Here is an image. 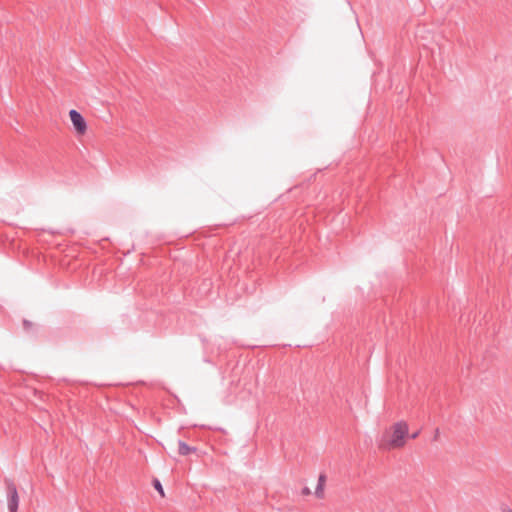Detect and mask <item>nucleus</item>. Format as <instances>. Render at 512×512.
Instances as JSON below:
<instances>
[{"label":"nucleus","instance_id":"8","mask_svg":"<svg viewBox=\"0 0 512 512\" xmlns=\"http://www.w3.org/2000/svg\"><path fill=\"white\" fill-rule=\"evenodd\" d=\"M501 512H512V509L507 505H502L500 508Z\"/></svg>","mask_w":512,"mask_h":512},{"label":"nucleus","instance_id":"11","mask_svg":"<svg viewBox=\"0 0 512 512\" xmlns=\"http://www.w3.org/2000/svg\"><path fill=\"white\" fill-rule=\"evenodd\" d=\"M419 434H420V432H419V431H416V432H414L413 434H411V436H410V437H411L412 439H416V438L419 436Z\"/></svg>","mask_w":512,"mask_h":512},{"label":"nucleus","instance_id":"1","mask_svg":"<svg viewBox=\"0 0 512 512\" xmlns=\"http://www.w3.org/2000/svg\"><path fill=\"white\" fill-rule=\"evenodd\" d=\"M408 436V424L405 421L395 423L391 431H386L378 442V446L383 450L401 448L405 445V439Z\"/></svg>","mask_w":512,"mask_h":512},{"label":"nucleus","instance_id":"6","mask_svg":"<svg viewBox=\"0 0 512 512\" xmlns=\"http://www.w3.org/2000/svg\"><path fill=\"white\" fill-rule=\"evenodd\" d=\"M154 488L160 493L162 497H164V491L161 482L158 479L153 480Z\"/></svg>","mask_w":512,"mask_h":512},{"label":"nucleus","instance_id":"4","mask_svg":"<svg viewBox=\"0 0 512 512\" xmlns=\"http://www.w3.org/2000/svg\"><path fill=\"white\" fill-rule=\"evenodd\" d=\"M192 452H196V448L195 447L189 446V445H187L183 441H179L178 442V453L180 455L187 456V455H189Z\"/></svg>","mask_w":512,"mask_h":512},{"label":"nucleus","instance_id":"12","mask_svg":"<svg viewBox=\"0 0 512 512\" xmlns=\"http://www.w3.org/2000/svg\"><path fill=\"white\" fill-rule=\"evenodd\" d=\"M23 324H24V326H25V327H27V326H30V325H31V324H30V322H29V321H27V320H24Z\"/></svg>","mask_w":512,"mask_h":512},{"label":"nucleus","instance_id":"5","mask_svg":"<svg viewBox=\"0 0 512 512\" xmlns=\"http://www.w3.org/2000/svg\"><path fill=\"white\" fill-rule=\"evenodd\" d=\"M315 495L317 498H323L324 497V485H321V483H317L316 489H315Z\"/></svg>","mask_w":512,"mask_h":512},{"label":"nucleus","instance_id":"9","mask_svg":"<svg viewBox=\"0 0 512 512\" xmlns=\"http://www.w3.org/2000/svg\"><path fill=\"white\" fill-rule=\"evenodd\" d=\"M302 494L303 495H310L311 494V490L308 487H304L302 489Z\"/></svg>","mask_w":512,"mask_h":512},{"label":"nucleus","instance_id":"3","mask_svg":"<svg viewBox=\"0 0 512 512\" xmlns=\"http://www.w3.org/2000/svg\"><path fill=\"white\" fill-rule=\"evenodd\" d=\"M69 116L76 132L78 134H84L87 130V124L84 117L74 109L70 110Z\"/></svg>","mask_w":512,"mask_h":512},{"label":"nucleus","instance_id":"10","mask_svg":"<svg viewBox=\"0 0 512 512\" xmlns=\"http://www.w3.org/2000/svg\"><path fill=\"white\" fill-rule=\"evenodd\" d=\"M439 435H440V431H439V429L437 428V429L435 430L433 440H435V441H436V440H438Z\"/></svg>","mask_w":512,"mask_h":512},{"label":"nucleus","instance_id":"2","mask_svg":"<svg viewBox=\"0 0 512 512\" xmlns=\"http://www.w3.org/2000/svg\"><path fill=\"white\" fill-rule=\"evenodd\" d=\"M5 484L7 490L9 512H17L19 505V496L16 485L9 479L5 480Z\"/></svg>","mask_w":512,"mask_h":512},{"label":"nucleus","instance_id":"7","mask_svg":"<svg viewBox=\"0 0 512 512\" xmlns=\"http://www.w3.org/2000/svg\"><path fill=\"white\" fill-rule=\"evenodd\" d=\"M325 482H326V476L324 474H320L319 478H318V483H321V485L325 486Z\"/></svg>","mask_w":512,"mask_h":512}]
</instances>
